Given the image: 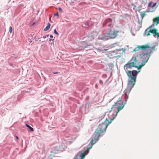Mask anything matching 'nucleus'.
<instances>
[{"label":"nucleus","instance_id":"f257e3e1","mask_svg":"<svg viewBox=\"0 0 159 159\" xmlns=\"http://www.w3.org/2000/svg\"><path fill=\"white\" fill-rule=\"evenodd\" d=\"M149 58V56L147 52L146 53L138 55L132 57L131 60L132 61L128 62L124 66V69L126 70L128 68H131L132 67H135L138 69H140L145 64Z\"/></svg>","mask_w":159,"mask_h":159},{"label":"nucleus","instance_id":"f03ea898","mask_svg":"<svg viewBox=\"0 0 159 159\" xmlns=\"http://www.w3.org/2000/svg\"><path fill=\"white\" fill-rule=\"evenodd\" d=\"M108 125L105 122L100 124L98 128L96 130L94 135V139H93L90 141L91 145L89 148H87V150L91 148L93 145L98 140L99 137L101 134L105 132Z\"/></svg>","mask_w":159,"mask_h":159},{"label":"nucleus","instance_id":"7ed1b4c3","mask_svg":"<svg viewBox=\"0 0 159 159\" xmlns=\"http://www.w3.org/2000/svg\"><path fill=\"white\" fill-rule=\"evenodd\" d=\"M139 72L136 70H133L126 71V74L129 78L128 82V86L130 88V91L133 88L136 81V76Z\"/></svg>","mask_w":159,"mask_h":159},{"label":"nucleus","instance_id":"20e7f679","mask_svg":"<svg viewBox=\"0 0 159 159\" xmlns=\"http://www.w3.org/2000/svg\"><path fill=\"white\" fill-rule=\"evenodd\" d=\"M124 106V104L123 102L121 101H117L112 106L111 110L109 111V112H111L112 111L115 110L116 109H117V111H116V115L111 120H112L115 118L118 112L123 108Z\"/></svg>","mask_w":159,"mask_h":159},{"label":"nucleus","instance_id":"39448f33","mask_svg":"<svg viewBox=\"0 0 159 159\" xmlns=\"http://www.w3.org/2000/svg\"><path fill=\"white\" fill-rule=\"evenodd\" d=\"M110 32L107 34V36L103 37V39L105 40H108L109 39L115 38L117 36L118 31L114 30L112 31L110 29Z\"/></svg>","mask_w":159,"mask_h":159},{"label":"nucleus","instance_id":"423d86ee","mask_svg":"<svg viewBox=\"0 0 159 159\" xmlns=\"http://www.w3.org/2000/svg\"><path fill=\"white\" fill-rule=\"evenodd\" d=\"M157 29L155 28L151 29L148 32L147 34V36L150 35V33H151L153 34L154 37H156L157 36L158 38H159V33L157 32Z\"/></svg>","mask_w":159,"mask_h":159},{"label":"nucleus","instance_id":"0eeeda50","mask_svg":"<svg viewBox=\"0 0 159 159\" xmlns=\"http://www.w3.org/2000/svg\"><path fill=\"white\" fill-rule=\"evenodd\" d=\"M140 49H141L142 50H146L148 49H149L150 48L149 46L147 44H145L144 45H142L141 46H139Z\"/></svg>","mask_w":159,"mask_h":159},{"label":"nucleus","instance_id":"6e6552de","mask_svg":"<svg viewBox=\"0 0 159 159\" xmlns=\"http://www.w3.org/2000/svg\"><path fill=\"white\" fill-rule=\"evenodd\" d=\"M159 24V16L154 18L153 20V24Z\"/></svg>","mask_w":159,"mask_h":159},{"label":"nucleus","instance_id":"1a4fd4ad","mask_svg":"<svg viewBox=\"0 0 159 159\" xmlns=\"http://www.w3.org/2000/svg\"><path fill=\"white\" fill-rule=\"evenodd\" d=\"M86 151H85L84 152L82 153L80 155H78L79 156V158H80V159H83L85 157L86 155Z\"/></svg>","mask_w":159,"mask_h":159},{"label":"nucleus","instance_id":"9d476101","mask_svg":"<svg viewBox=\"0 0 159 159\" xmlns=\"http://www.w3.org/2000/svg\"><path fill=\"white\" fill-rule=\"evenodd\" d=\"M156 5V3H154L152 2H150L148 5V7H153Z\"/></svg>","mask_w":159,"mask_h":159},{"label":"nucleus","instance_id":"9b49d317","mask_svg":"<svg viewBox=\"0 0 159 159\" xmlns=\"http://www.w3.org/2000/svg\"><path fill=\"white\" fill-rule=\"evenodd\" d=\"M50 25H51L49 23H48V24L47 25L44 29V31H47L50 28Z\"/></svg>","mask_w":159,"mask_h":159},{"label":"nucleus","instance_id":"f8f14e48","mask_svg":"<svg viewBox=\"0 0 159 159\" xmlns=\"http://www.w3.org/2000/svg\"><path fill=\"white\" fill-rule=\"evenodd\" d=\"M111 21L110 19L108 18L107 19L103 24V26H104L108 22H110Z\"/></svg>","mask_w":159,"mask_h":159},{"label":"nucleus","instance_id":"ddd939ff","mask_svg":"<svg viewBox=\"0 0 159 159\" xmlns=\"http://www.w3.org/2000/svg\"><path fill=\"white\" fill-rule=\"evenodd\" d=\"M26 126L28 127L32 131H34V129L33 128L31 127L28 124H26Z\"/></svg>","mask_w":159,"mask_h":159},{"label":"nucleus","instance_id":"4468645a","mask_svg":"<svg viewBox=\"0 0 159 159\" xmlns=\"http://www.w3.org/2000/svg\"><path fill=\"white\" fill-rule=\"evenodd\" d=\"M140 49V48H139V46H138L135 48L133 50V51L135 52H136V51H138L139 49Z\"/></svg>","mask_w":159,"mask_h":159},{"label":"nucleus","instance_id":"2eb2a0df","mask_svg":"<svg viewBox=\"0 0 159 159\" xmlns=\"http://www.w3.org/2000/svg\"><path fill=\"white\" fill-rule=\"evenodd\" d=\"M145 14L144 12H141V16L142 18H143L145 15Z\"/></svg>","mask_w":159,"mask_h":159},{"label":"nucleus","instance_id":"dca6fc26","mask_svg":"<svg viewBox=\"0 0 159 159\" xmlns=\"http://www.w3.org/2000/svg\"><path fill=\"white\" fill-rule=\"evenodd\" d=\"M12 28L11 26H10L9 28V32L10 34H11L12 32Z\"/></svg>","mask_w":159,"mask_h":159},{"label":"nucleus","instance_id":"f3484780","mask_svg":"<svg viewBox=\"0 0 159 159\" xmlns=\"http://www.w3.org/2000/svg\"><path fill=\"white\" fill-rule=\"evenodd\" d=\"M54 33L55 34H56L57 35H59L58 33L56 31V29L54 30Z\"/></svg>","mask_w":159,"mask_h":159},{"label":"nucleus","instance_id":"a211bd4d","mask_svg":"<svg viewBox=\"0 0 159 159\" xmlns=\"http://www.w3.org/2000/svg\"><path fill=\"white\" fill-rule=\"evenodd\" d=\"M58 9L59 11L60 12H62V9L61 7H59Z\"/></svg>","mask_w":159,"mask_h":159},{"label":"nucleus","instance_id":"6ab92c4d","mask_svg":"<svg viewBox=\"0 0 159 159\" xmlns=\"http://www.w3.org/2000/svg\"><path fill=\"white\" fill-rule=\"evenodd\" d=\"M54 16H57L58 17H57L58 18H59V14L58 13H54Z\"/></svg>","mask_w":159,"mask_h":159},{"label":"nucleus","instance_id":"aec40b11","mask_svg":"<svg viewBox=\"0 0 159 159\" xmlns=\"http://www.w3.org/2000/svg\"><path fill=\"white\" fill-rule=\"evenodd\" d=\"M48 35H44L43 36V38L44 39H45L47 37H48Z\"/></svg>","mask_w":159,"mask_h":159},{"label":"nucleus","instance_id":"412c9836","mask_svg":"<svg viewBox=\"0 0 159 159\" xmlns=\"http://www.w3.org/2000/svg\"><path fill=\"white\" fill-rule=\"evenodd\" d=\"M75 159H79V156L78 155H77L76 156Z\"/></svg>","mask_w":159,"mask_h":159},{"label":"nucleus","instance_id":"4be33fe9","mask_svg":"<svg viewBox=\"0 0 159 159\" xmlns=\"http://www.w3.org/2000/svg\"><path fill=\"white\" fill-rule=\"evenodd\" d=\"M123 52H124L125 51V49L124 48H122L121 49Z\"/></svg>","mask_w":159,"mask_h":159},{"label":"nucleus","instance_id":"5701e85b","mask_svg":"<svg viewBox=\"0 0 159 159\" xmlns=\"http://www.w3.org/2000/svg\"><path fill=\"white\" fill-rule=\"evenodd\" d=\"M108 25L110 27H112V25L111 23L109 24Z\"/></svg>","mask_w":159,"mask_h":159},{"label":"nucleus","instance_id":"b1692460","mask_svg":"<svg viewBox=\"0 0 159 159\" xmlns=\"http://www.w3.org/2000/svg\"><path fill=\"white\" fill-rule=\"evenodd\" d=\"M53 74H57L59 73V72H53Z\"/></svg>","mask_w":159,"mask_h":159},{"label":"nucleus","instance_id":"393cba45","mask_svg":"<svg viewBox=\"0 0 159 159\" xmlns=\"http://www.w3.org/2000/svg\"><path fill=\"white\" fill-rule=\"evenodd\" d=\"M50 37L51 38H53V36L52 35H50Z\"/></svg>","mask_w":159,"mask_h":159},{"label":"nucleus","instance_id":"a878e982","mask_svg":"<svg viewBox=\"0 0 159 159\" xmlns=\"http://www.w3.org/2000/svg\"><path fill=\"white\" fill-rule=\"evenodd\" d=\"M16 138L17 139H19V138H18V136H16Z\"/></svg>","mask_w":159,"mask_h":159},{"label":"nucleus","instance_id":"bb28decb","mask_svg":"<svg viewBox=\"0 0 159 159\" xmlns=\"http://www.w3.org/2000/svg\"><path fill=\"white\" fill-rule=\"evenodd\" d=\"M106 49H104V50H103V51H106ZM102 51H103V50Z\"/></svg>","mask_w":159,"mask_h":159},{"label":"nucleus","instance_id":"cd10ccee","mask_svg":"<svg viewBox=\"0 0 159 159\" xmlns=\"http://www.w3.org/2000/svg\"><path fill=\"white\" fill-rule=\"evenodd\" d=\"M111 122H109V124Z\"/></svg>","mask_w":159,"mask_h":159},{"label":"nucleus","instance_id":"c85d7f7f","mask_svg":"<svg viewBox=\"0 0 159 159\" xmlns=\"http://www.w3.org/2000/svg\"><path fill=\"white\" fill-rule=\"evenodd\" d=\"M49 41H51V39H49Z\"/></svg>","mask_w":159,"mask_h":159}]
</instances>
